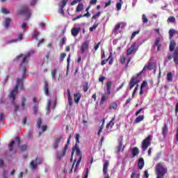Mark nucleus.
I'll list each match as a JSON object with an SVG mask.
<instances>
[{"label": "nucleus", "mask_w": 178, "mask_h": 178, "mask_svg": "<svg viewBox=\"0 0 178 178\" xmlns=\"http://www.w3.org/2000/svg\"><path fill=\"white\" fill-rule=\"evenodd\" d=\"M108 166H109V161H105L103 167V173L104 175H108Z\"/></svg>", "instance_id": "22"}, {"label": "nucleus", "mask_w": 178, "mask_h": 178, "mask_svg": "<svg viewBox=\"0 0 178 178\" xmlns=\"http://www.w3.org/2000/svg\"><path fill=\"white\" fill-rule=\"evenodd\" d=\"M163 40V38L162 36L156 38L154 42L155 47H157V51H161V47L162 45L161 44V42Z\"/></svg>", "instance_id": "16"}, {"label": "nucleus", "mask_w": 178, "mask_h": 178, "mask_svg": "<svg viewBox=\"0 0 178 178\" xmlns=\"http://www.w3.org/2000/svg\"><path fill=\"white\" fill-rule=\"evenodd\" d=\"M81 17H84V16L80 15H78L77 17H74L72 19L73 22L77 20L78 19H81Z\"/></svg>", "instance_id": "57"}, {"label": "nucleus", "mask_w": 178, "mask_h": 178, "mask_svg": "<svg viewBox=\"0 0 178 178\" xmlns=\"http://www.w3.org/2000/svg\"><path fill=\"white\" fill-rule=\"evenodd\" d=\"M38 0H31V3H30V5L31 6H35V5H37V1H38Z\"/></svg>", "instance_id": "55"}, {"label": "nucleus", "mask_w": 178, "mask_h": 178, "mask_svg": "<svg viewBox=\"0 0 178 178\" xmlns=\"http://www.w3.org/2000/svg\"><path fill=\"white\" fill-rule=\"evenodd\" d=\"M89 45L90 42L88 40L82 42L81 46V54H82V55L84 54V52H86V51L88 50Z\"/></svg>", "instance_id": "12"}, {"label": "nucleus", "mask_w": 178, "mask_h": 178, "mask_svg": "<svg viewBox=\"0 0 178 178\" xmlns=\"http://www.w3.org/2000/svg\"><path fill=\"white\" fill-rule=\"evenodd\" d=\"M151 140H152V136L149 135L143 140L141 145L143 151H145L147 148H148L149 144L151 143Z\"/></svg>", "instance_id": "5"}, {"label": "nucleus", "mask_w": 178, "mask_h": 178, "mask_svg": "<svg viewBox=\"0 0 178 178\" xmlns=\"http://www.w3.org/2000/svg\"><path fill=\"white\" fill-rule=\"evenodd\" d=\"M131 178H140V172L134 171L131 175Z\"/></svg>", "instance_id": "32"}, {"label": "nucleus", "mask_w": 178, "mask_h": 178, "mask_svg": "<svg viewBox=\"0 0 178 178\" xmlns=\"http://www.w3.org/2000/svg\"><path fill=\"white\" fill-rule=\"evenodd\" d=\"M172 58L175 66L178 67V47L175 48V51L172 54Z\"/></svg>", "instance_id": "15"}, {"label": "nucleus", "mask_w": 178, "mask_h": 178, "mask_svg": "<svg viewBox=\"0 0 178 178\" xmlns=\"http://www.w3.org/2000/svg\"><path fill=\"white\" fill-rule=\"evenodd\" d=\"M123 137H120L118 139V152H123L124 151V145H123Z\"/></svg>", "instance_id": "14"}, {"label": "nucleus", "mask_w": 178, "mask_h": 178, "mask_svg": "<svg viewBox=\"0 0 178 178\" xmlns=\"http://www.w3.org/2000/svg\"><path fill=\"white\" fill-rule=\"evenodd\" d=\"M10 18H6L3 21V26L4 27H6V29H8V27H9L10 24Z\"/></svg>", "instance_id": "27"}, {"label": "nucleus", "mask_w": 178, "mask_h": 178, "mask_svg": "<svg viewBox=\"0 0 178 178\" xmlns=\"http://www.w3.org/2000/svg\"><path fill=\"white\" fill-rule=\"evenodd\" d=\"M44 93H45V95H49V89H48V82L47 81L44 82Z\"/></svg>", "instance_id": "37"}, {"label": "nucleus", "mask_w": 178, "mask_h": 178, "mask_svg": "<svg viewBox=\"0 0 178 178\" xmlns=\"http://www.w3.org/2000/svg\"><path fill=\"white\" fill-rule=\"evenodd\" d=\"M19 147L20 151H26L27 149V145H20V138L16 137L15 139H13L10 143L8 145V149L11 152H16V148Z\"/></svg>", "instance_id": "3"}, {"label": "nucleus", "mask_w": 178, "mask_h": 178, "mask_svg": "<svg viewBox=\"0 0 178 178\" xmlns=\"http://www.w3.org/2000/svg\"><path fill=\"white\" fill-rule=\"evenodd\" d=\"M1 12L3 14V15H9L10 13L9 12V10H8V8H5V7H2L1 8Z\"/></svg>", "instance_id": "35"}, {"label": "nucleus", "mask_w": 178, "mask_h": 178, "mask_svg": "<svg viewBox=\"0 0 178 178\" xmlns=\"http://www.w3.org/2000/svg\"><path fill=\"white\" fill-rule=\"evenodd\" d=\"M144 108H140L138 111H137L135 113L136 116H138V115H140V113H141V112L143 111Z\"/></svg>", "instance_id": "58"}, {"label": "nucleus", "mask_w": 178, "mask_h": 178, "mask_svg": "<svg viewBox=\"0 0 178 178\" xmlns=\"http://www.w3.org/2000/svg\"><path fill=\"white\" fill-rule=\"evenodd\" d=\"M139 80L136 77H134L131 79V80L129 82V88L130 90H131V88H133V87H134V86H137L139 83Z\"/></svg>", "instance_id": "17"}, {"label": "nucleus", "mask_w": 178, "mask_h": 178, "mask_svg": "<svg viewBox=\"0 0 178 178\" xmlns=\"http://www.w3.org/2000/svg\"><path fill=\"white\" fill-rule=\"evenodd\" d=\"M112 87V82H108L106 83V90H107V94L109 95L111 94V88Z\"/></svg>", "instance_id": "33"}, {"label": "nucleus", "mask_w": 178, "mask_h": 178, "mask_svg": "<svg viewBox=\"0 0 178 178\" xmlns=\"http://www.w3.org/2000/svg\"><path fill=\"white\" fill-rule=\"evenodd\" d=\"M68 145H65L64 149H63V155H65L66 154V151L67 150V148H68Z\"/></svg>", "instance_id": "56"}, {"label": "nucleus", "mask_w": 178, "mask_h": 178, "mask_svg": "<svg viewBox=\"0 0 178 178\" xmlns=\"http://www.w3.org/2000/svg\"><path fill=\"white\" fill-rule=\"evenodd\" d=\"M176 48V42L175 40H171L170 42L169 49L172 52Z\"/></svg>", "instance_id": "26"}, {"label": "nucleus", "mask_w": 178, "mask_h": 178, "mask_svg": "<svg viewBox=\"0 0 178 178\" xmlns=\"http://www.w3.org/2000/svg\"><path fill=\"white\" fill-rule=\"evenodd\" d=\"M106 99H108V97L103 95L102 97V99L100 101V105H102L104 104V102H105V101H106Z\"/></svg>", "instance_id": "45"}, {"label": "nucleus", "mask_w": 178, "mask_h": 178, "mask_svg": "<svg viewBox=\"0 0 178 178\" xmlns=\"http://www.w3.org/2000/svg\"><path fill=\"white\" fill-rule=\"evenodd\" d=\"M167 80L168 81H173V74H172V72L167 74Z\"/></svg>", "instance_id": "38"}, {"label": "nucleus", "mask_w": 178, "mask_h": 178, "mask_svg": "<svg viewBox=\"0 0 178 178\" xmlns=\"http://www.w3.org/2000/svg\"><path fill=\"white\" fill-rule=\"evenodd\" d=\"M102 124L99 127V131L97 132V136H101V133H102V130H104V127L105 126V119H102Z\"/></svg>", "instance_id": "24"}, {"label": "nucleus", "mask_w": 178, "mask_h": 178, "mask_svg": "<svg viewBox=\"0 0 178 178\" xmlns=\"http://www.w3.org/2000/svg\"><path fill=\"white\" fill-rule=\"evenodd\" d=\"M80 98H81V95H80V93H76L74 95V99L76 104H79V102H80Z\"/></svg>", "instance_id": "29"}, {"label": "nucleus", "mask_w": 178, "mask_h": 178, "mask_svg": "<svg viewBox=\"0 0 178 178\" xmlns=\"http://www.w3.org/2000/svg\"><path fill=\"white\" fill-rule=\"evenodd\" d=\"M5 119V116L3 115V113H0V122H2Z\"/></svg>", "instance_id": "60"}, {"label": "nucleus", "mask_w": 178, "mask_h": 178, "mask_svg": "<svg viewBox=\"0 0 178 178\" xmlns=\"http://www.w3.org/2000/svg\"><path fill=\"white\" fill-rule=\"evenodd\" d=\"M47 125H42V133H44V131H45V130H47Z\"/></svg>", "instance_id": "62"}, {"label": "nucleus", "mask_w": 178, "mask_h": 178, "mask_svg": "<svg viewBox=\"0 0 178 178\" xmlns=\"http://www.w3.org/2000/svg\"><path fill=\"white\" fill-rule=\"evenodd\" d=\"M122 0H120L119 3H117L116 4V8H117V10H120V9H122Z\"/></svg>", "instance_id": "47"}, {"label": "nucleus", "mask_w": 178, "mask_h": 178, "mask_svg": "<svg viewBox=\"0 0 178 178\" xmlns=\"http://www.w3.org/2000/svg\"><path fill=\"white\" fill-rule=\"evenodd\" d=\"M144 159L140 158L138 163V166L139 169H143V168H144Z\"/></svg>", "instance_id": "30"}, {"label": "nucleus", "mask_w": 178, "mask_h": 178, "mask_svg": "<svg viewBox=\"0 0 178 178\" xmlns=\"http://www.w3.org/2000/svg\"><path fill=\"white\" fill-rule=\"evenodd\" d=\"M133 156H138V154H140V150L137 147H134L131 150Z\"/></svg>", "instance_id": "28"}, {"label": "nucleus", "mask_w": 178, "mask_h": 178, "mask_svg": "<svg viewBox=\"0 0 178 178\" xmlns=\"http://www.w3.org/2000/svg\"><path fill=\"white\" fill-rule=\"evenodd\" d=\"M98 23H95L90 28V31H94L97 27H98Z\"/></svg>", "instance_id": "46"}, {"label": "nucleus", "mask_w": 178, "mask_h": 178, "mask_svg": "<svg viewBox=\"0 0 178 178\" xmlns=\"http://www.w3.org/2000/svg\"><path fill=\"white\" fill-rule=\"evenodd\" d=\"M111 3H112L111 0H108V1L105 3L104 8H108V6H109V5H111Z\"/></svg>", "instance_id": "59"}, {"label": "nucleus", "mask_w": 178, "mask_h": 178, "mask_svg": "<svg viewBox=\"0 0 178 178\" xmlns=\"http://www.w3.org/2000/svg\"><path fill=\"white\" fill-rule=\"evenodd\" d=\"M168 134V125L164 124L163 127V135L165 136Z\"/></svg>", "instance_id": "39"}, {"label": "nucleus", "mask_w": 178, "mask_h": 178, "mask_svg": "<svg viewBox=\"0 0 178 178\" xmlns=\"http://www.w3.org/2000/svg\"><path fill=\"white\" fill-rule=\"evenodd\" d=\"M69 2V0H63L59 4V10H58V13L60 15H65V10H63V8L66 6V4Z\"/></svg>", "instance_id": "9"}, {"label": "nucleus", "mask_w": 178, "mask_h": 178, "mask_svg": "<svg viewBox=\"0 0 178 178\" xmlns=\"http://www.w3.org/2000/svg\"><path fill=\"white\" fill-rule=\"evenodd\" d=\"M148 69V70H152V65L151 64H149L148 65H145L142 72H145Z\"/></svg>", "instance_id": "42"}, {"label": "nucleus", "mask_w": 178, "mask_h": 178, "mask_svg": "<svg viewBox=\"0 0 178 178\" xmlns=\"http://www.w3.org/2000/svg\"><path fill=\"white\" fill-rule=\"evenodd\" d=\"M148 86V83H147L146 81H144L140 86V95H143V94H144V90H143V89L145 88V87H147Z\"/></svg>", "instance_id": "23"}, {"label": "nucleus", "mask_w": 178, "mask_h": 178, "mask_svg": "<svg viewBox=\"0 0 178 178\" xmlns=\"http://www.w3.org/2000/svg\"><path fill=\"white\" fill-rule=\"evenodd\" d=\"M22 40H23V35H22V33H20L18 36V38L10 40L6 42V44H12L13 42H17V41H22Z\"/></svg>", "instance_id": "21"}, {"label": "nucleus", "mask_w": 178, "mask_h": 178, "mask_svg": "<svg viewBox=\"0 0 178 178\" xmlns=\"http://www.w3.org/2000/svg\"><path fill=\"white\" fill-rule=\"evenodd\" d=\"M178 112V102L177 103L176 106H175V113H177Z\"/></svg>", "instance_id": "64"}, {"label": "nucleus", "mask_w": 178, "mask_h": 178, "mask_svg": "<svg viewBox=\"0 0 178 178\" xmlns=\"http://www.w3.org/2000/svg\"><path fill=\"white\" fill-rule=\"evenodd\" d=\"M142 22L144 24L148 23V18H147V16L145 14L142 15Z\"/></svg>", "instance_id": "41"}, {"label": "nucleus", "mask_w": 178, "mask_h": 178, "mask_svg": "<svg viewBox=\"0 0 178 178\" xmlns=\"http://www.w3.org/2000/svg\"><path fill=\"white\" fill-rule=\"evenodd\" d=\"M66 42V38H63L60 42V47H63V44Z\"/></svg>", "instance_id": "51"}, {"label": "nucleus", "mask_w": 178, "mask_h": 178, "mask_svg": "<svg viewBox=\"0 0 178 178\" xmlns=\"http://www.w3.org/2000/svg\"><path fill=\"white\" fill-rule=\"evenodd\" d=\"M115 120H116V118L115 116L112 118V120L110 121L108 124H107L106 127V134H108V133H111V129L113 127L115 124Z\"/></svg>", "instance_id": "10"}, {"label": "nucleus", "mask_w": 178, "mask_h": 178, "mask_svg": "<svg viewBox=\"0 0 178 178\" xmlns=\"http://www.w3.org/2000/svg\"><path fill=\"white\" fill-rule=\"evenodd\" d=\"M75 140L76 142L75 146L72 148V156H73V155H74V152L76 151V157L74 160V162L72 164V167L71 170H70L69 173H72L73 172V168H74L75 162H76V164L75 165L74 172H76V170H77V167L80 166V163L81 162V159H82L81 151L80 150V148L78 146V144H80V140H80V134H76L75 135Z\"/></svg>", "instance_id": "2"}, {"label": "nucleus", "mask_w": 178, "mask_h": 178, "mask_svg": "<svg viewBox=\"0 0 178 178\" xmlns=\"http://www.w3.org/2000/svg\"><path fill=\"white\" fill-rule=\"evenodd\" d=\"M30 56H31V51L28 52L26 55L19 54L15 59V60H22L19 66V72L22 74V76L17 78V83L9 95V98L14 105L15 112H17V111H24L25 109L26 97H22L21 106H19V104L15 102V98L19 93V91H22V90H23V79L26 77V72H27V65H29Z\"/></svg>", "instance_id": "1"}, {"label": "nucleus", "mask_w": 178, "mask_h": 178, "mask_svg": "<svg viewBox=\"0 0 178 178\" xmlns=\"http://www.w3.org/2000/svg\"><path fill=\"white\" fill-rule=\"evenodd\" d=\"M144 120V115H139L135 120V123H140V122H143Z\"/></svg>", "instance_id": "34"}, {"label": "nucleus", "mask_w": 178, "mask_h": 178, "mask_svg": "<svg viewBox=\"0 0 178 178\" xmlns=\"http://www.w3.org/2000/svg\"><path fill=\"white\" fill-rule=\"evenodd\" d=\"M167 22L168 23H175V22H176V18H175L173 16H171L168 17Z\"/></svg>", "instance_id": "43"}, {"label": "nucleus", "mask_w": 178, "mask_h": 178, "mask_svg": "<svg viewBox=\"0 0 178 178\" xmlns=\"http://www.w3.org/2000/svg\"><path fill=\"white\" fill-rule=\"evenodd\" d=\"M55 106H56V102L55 100L49 99L47 106V113H49V109H51V108H52V109H55Z\"/></svg>", "instance_id": "11"}, {"label": "nucleus", "mask_w": 178, "mask_h": 178, "mask_svg": "<svg viewBox=\"0 0 178 178\" xmlns=\"http://www.w3.org/2000/svg\"><path fill=\"white\" fill-rule=\"evenodd\" d=\"M99 16H101V13L99 12V13H96L95 15H93L92 19L96 20L97 17H99Z\"/></svg>", "instance_id": "52"}, {"label": "nucleus", "mask_w": 178, "mask_h": 178, "mask_svg": "<svg viewBox=\"0 0 178 178\" xmlns=\"http://www.w3.org/2000/svg\"><path fill=\"white\" fill-rule=\"evenodd\" d=\"M168 173V168H165L161 163H158L156 165V178H163V176Z\"/></svg>", "instance_id": "4"}, {"label": "nucleus", "mask_w": 178, "mask_h": 178, "mask_svg": "<svg viewBox=\"0 0 178 178\" xmlns=\"http://www.w3.org/2000/svg\"><path fill=\"white\" fill-rule=\"evenodd\" d=\"M42 123V120H41V118H39L37 121V126L38 127H41V124Z\"/></svg>", "instance_id": "53"}, {"label": "nucleus", "mask_w": 178, "mask_h": 178, "mask_svg": "<svg viewBox=\"0 0 178 178\" xmlns=\"http://www.w3.org/2000/svg\"><path fill=\"white\" fill-rule=\"evenodd\" d=\"M19 13H22L23 15H26V17H30V9L29 8V6H22V8L19 10Z\"/></svg>", "instance_id": "13"}, {"label": "nucleus", "mask_w": 178, "mask_h": 178, "mask_svg": "<svg viewBox=\"0 0 178 178\" xmlns=\"http://www.w3.org/2000/svg\"><path fill=\"white\" fill-rule=\"evenodd\" d=\"M63 156H65V154H63V151L57 152V158H58V159H60V158H63Z\"/></svg>", "instance_id": "44"}, {"label": "nucleus", "mask_w": 178, "mask_h": 178, "mask_svg": "<svg viewBox=\"0 0 178 178\" xmlns=\"http://www.w3.org/2000/svg\"><path fill=\"white\" fill-rule=\"evenodd\" d=\"M126 25L127 24L125 22H120L117 24L114 28V30L113 31V34H114V35H117L119 33V29H124Z\"/></svg>", "instance_id": "8"}, {"label": "nucleus", "mask_w": 178, "mask_h": 178, "mask_svg": "<svg viewBox=\"0 0 178 178\" xmlns=\"http://www.w3.org/2000/svg\"><path fill=\"white\" fill-rule=\"evenodd\" d=\"M40 33L37 31H35L33 32V34L32 35L33 38H37L38 35H39Z\"/></svg>", "instance_id": "54"}, {"label": "nucleus", "mask_w": 178, "mask_h": 178, "mask_svg": "<svg viewBox=\"0 0 178 178\" xmlns=\"http://www.w3.org/2000/svg\"><path fill=\"white\" fill-rule=\"evenodd\" d=\"M42 161H44V159L41 157H38L36 158L35 160L32 161L31 162V168L32 170H34V169H36L38 165H41V163H42Z\"/></svg>", "instance_id": "6"}, {"label": "nucleus", "mask_w": 178, "mask_h": 178, "mask_svg": "<svg viewBox=\"0 0 178 178\" xmlns=\"http://www.w3.org/2000/svg\"><path fill=\"white\" fill-rule=\"evenodd\" d=\"M67 92L68 95V104L70 106H72L73 105V100L72 99V95H70V90L67 89Z\"/></svg>", "instance_id": "25"}, {"label": "nucleus", "mask_w": 178, "mask_h": 178, "mask_svg": "<svg viewBox=\"0 0 178 178\" xmlns=\"http://www.w3.org/2000/svg\"><path fill=\"white\" fill-rule=\"evenodd\" d=\"M175 29H170L168 33H169V35H170V38H172V37H173V35H175Z\"/></svg>", "instance_id": "48"}, {"label": "nucleus", "mask_w": 178, "mask_h": 178, "mask_svg": "<svg viewBox=\"0 0 178 178\" xmlns=\"http://www.w3.org/2000/svg\"><path fill=\"white\" fill-rule=\"evenodd\" d=\"M112 54H113L112 50H111L110 51V55H109L108 59L107 60H103L102 61V63H101L102 66H104V65H106V62H108L110 59L112 58Z\"/></svg>", "instance_id": "31"}, {"label": "nucleus", "mask_w": 178, "mask_h": 178, "mask_svg": "<svg viewBox=\"0 0 178 178\" xmlns=\"http://www.w3.org/2000/svg\"><path fill=\"white\" fill-rule=\"evenodd\" d=\"M80 30H81V28L76 27V25H74V27L71 30L72 35H73V37H76L79 35V33H80Z\"/></svg>", "instance_id": "20"}, {"label": "nucleus", "mask_w": 178, "mask_h": 178, "mask_svg": "<svg viewBox=\"0 0 178 178\" xmlns=\"http://www.w3.org/2000/svg\"><path fill=\"white\" fill-rule=\"evenodd\" d=\"M110 109H114V111H116V109H118V104L116 102H113L110 105Z\"/></svg>", "instance_id": "40"}, {"label": "nucleus", "mask_w": 178, "mask_h": 178, "mask_svg": "<svg viewBox=\"0 0 178 178\" xmlns=\"http://www.w3.org/2000/svg\"><path fill=\"white\" fill-rule=\"evenodd\" d=\"M138 49V46H137V43L134 42L132 44L131 47L127 49V55H131L133 54H136Z\"/></svg>", "instance_id": "7"}, {"label": "nucleus", "mask_w": 178, "mask_h": 178, "mask_svg": "<svg viewBox=\"0 0 178 178\" xmlns=\"http://www.w3.org/2000/svg\"><path fill=\"white\" fill-rule=\"evenodd\" d=\"M139 33H140V30L134 31V32L132 33V35H131V39L134 38L135 36L137 35V34H139Z\"/></svg>", "instance_id": "49"}, {"label": "nucleus", "mask_w": 178, "mask_h": 178, "mask_svg": "<svg viewBox=\"0 0 178 178\" xmlns=\"http://www.w3.org/2000/svg\"><path fill=\"white\" fill-rule=\"evenodd\" d=\"M124 62H126V57L124 56H122L120 58V63H122V65H124Z\"/></svg>", "instance_id": "50"}, {"label": "nucleus", "mask_w": 178, "mask_h": 178, "mask_svg": "<svg viewBox=\"0 0 178 178\" xmlns=\"http://www.w3.org/2000/svg\"><path fill=\"white\" fill-rule=\"evenodd\" d=\"M22 29L23 30H26L27 29V24H26V23L22 24Z\"/></svg>", "instance_id": "61"}, {"label": "nucleus", "mask_w": 178, "mask_h": 178, "mask_svg": "<svg viewBox=\"0 0 178 178\" xmlns=\"http://www.w3.org/2000/svg\"><path fill=\"white\" fill-rule=\"evenodd\" d=\"M175 141L178 142V127L177 128L176 131Z\"/></svg>", "instance_id": "63"}, {"label": "nucleus", "mask_w": 178, "mask_h": 178, "mask_svg": "<svg viewBox=\"0 0 178 178\" xmlns=\"http://www.w3.org/2000/svg\"><path fill=\"white\" fill-rule=\"evenodd\" d=\"M60 141H62V136H58L54 140V141L53 143V148L54 149H58Z\"/></svg>", "instance_id": "19"}, {"label": "nucleus", "mask_w": 178, "mask_h": 178, "mask_svg": "<svg viewBox=\"0 0 178 178\" xmlns=\"http://www.w3.org/2000/svg\"><path fill=\"white\" fill-rule=\"evenodd\" d=\"M56 69L51 70V79L54 81H59L60 80V74H58V79L56 78V73H57Z\"/></svg>", "instance_id": "18"}, {"label": "nucleus", "mask_w": 178, "mask_h": 178, "mask_svg": "<svg viewBox=\"0 0 178 178\" xmlns=\"http://www.w3.org/2000/svg\"><path fill=\"white\" fill-rule=\"evenodd\" d=\"M83 8H84V6L83 5V3H79L76 9V12L79 13V12H81V10H83Z\"/></svg>", "instance_id": "36"}]
</instances>
